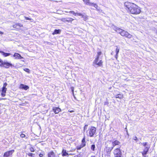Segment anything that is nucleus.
Here are the masks:
<instances>
[{"mask_svg":"<svg viewBox=\"0 0 157 157\" xmlns=\"http://www.w3.org/2000/svg\"><path fill=\"white\" fill-rule=\"evenodd\" d=\"M124 6L126 9H128L132 14H137L140 13L141 11L140 7L133 3L126 2L124 3Z\"/></svg>","mask_w":157,"mask_h":157,"instance_id":"obj_1","label":"nucleus"},{"mask_svg":"<svg viewBox=\"0 0 157 157\" xmlns=\"http://www.w3.org/2000/svg\"><path fill=\"white\" fill-rule=\"evenodd\" d=\"M113 29L117 33L120 34L122 36H125L126 37L129 39L131 38L132 37V35L129 33L128 32L120 28L117 27H114L113 28Z\"/></svg>","mask_w":157,"mask_h":157,"instance_id":"obj_2","label":"nucleus"},{"mask_svg":"<svg viewBox=\"0 0 157 157\" xmlns=\"http://www.w3.org/2000/svg\"><path fill=\"white\" fill-rule=\"evenodd\" d=\"M113 148V147H112L111 144V140H108L105 142L104 151L106 153L107 155L110 154Z\"/></svg>","mask_w":157,"mask_h":157,"instance_id":"obj_3","label":"nucleus"},{"mask_svg":"<svg viewBox=\"0 0 157 157\" xmlns=\"http://www.w3.org/2000/svg\"><path fill=\"white\" fill-rule=\"evenodd\" d=\"M96 131V128L94 127L91 126L89 127L88 131H89V136L90 137H93L95 134Z\"/></svg>","mask_w":157,"mask_h":157,"instance_id":"obj_4","label":"nucleus"},{"mask_svg":"<svg viewBox=\"0 0 157 157\" xmlns=\"http://www.w3.org/2000/svg\"><path fill=\"white\" fill-rule=\"evenodd\" d=\"M114 157H123L121 150L119 148L115 149L113 151Z\"/></svg>","mask_w":157,"mask_h":157,"instance_id":"obj_5","label":"nucleus"},{"mask_svg":"<svg viewBox=\"0 0 157 157\" xmlns=\"http://www.w3.org/2000/svg\"><path fill=\"white\" fill-rule=\"evenodd\" d=\"M87 5L90 6H93L95 8L97 9L98 6L96 4L92 3L90 2V0H82Z\"/></svg>","mask_w":157,"mask_h":157,"instance_id":"obj_6","label":"nucleus"},{"mask_svg":"<svg viewBox=\"0 0 157 157\" xmlns=\"http://www.w3.org/2000/svg\"><path fill=\"white\" fill-rule=\"evenodd\" d=\"M99 58H98V56H97V58L94 61L93 63L96 64V65H98V66L101 67L102 65L103 62L101 60H100L99 62H98Z\"/></svg>","mask_w":157,"mask_h":157,"instance_id":"obj_7","label":"nucleus"},{"mask_svg":"<svg viewBox=\"0 0 157 157\" xmlns=\"http://www.w3.org/2000/svg\"><path fill=\"white\" fill-rule=\"evenodd\" d=\"M14 152V150H10L5 152L3 155L4 157H8L9 156L12 155Z\"/></svg>","mask_w":157,"mask_h":157,"instance_id":"obj_8","label":"nucleus"},{"mask_svg":"<svg viewBox=\"0 0 157 157\" xmlns=\"http://www.w3.org/2000/svg\"><path fill=\"white\" fill-rule=\"evenodd\" d=\"M111 142L112 147H113V148L116 145H118L121 146V143L118 140H115L113 141H111Z\"/></svg>","mask_w":157,"mask_h":157,"instance_id":"obj_9","label":"nucleus"},{"mask_svg":"<svg viewBox=\"0 0 157 157\" xmlns=\"http://www.w3.org/2000/svg\"><path fill=\"white\" fill-rule=\"evenodd\" d=\"M150 148L149 146L146 147L144 149L143 151L142 152L143 156L144 157H146V155L147 154L148 151L149 149Z\"/></svg>","mask_w":157,"mask_h":157,"instance_id":"obj_10","label":"nucleus"},{"mask_svg":"<svg viewBox=\"0 0 157 157\" xmlns=\"http://www.w3.org/2000/svg\"><path fill=\"white\" fill-rule=\"evenodd\" d=\"M52 111L55 114H58L61 111V109L58 107H54L52 109Z\"/></svg>","mask_w":157,"mask_h":157,"instance_id":"obj_11","label":"nucleus"},{"mask_svg":"<svg viewBox=\"0 0 157 157\" xmlns=\"http://www.w3.org/2000/svg\"><path fill=\"white\" fill-rule=\"evenodd\" d=\"M12 65V64L10 63H9L8 62H4L2 67H4L6 68H8L10 66H11Z\"/></svg>","mask_w":157,"mask_h":157,"instance_id":"obj_12","label":"nucleus"},{"mask_svg":"<svg viewBox=\"0 0 157 157\" xmlns=\"http://www.w3.org/2000/svg\"><path fill=\"white\" fill-rule=\"evenodd\" d=\"M13 56L15 57L16 59H21L23 58L20 54L17 53H15L13 55Z\"/></svg>","mask_w":157,"mask_h":157,"instance_id":"obj_13","label":"nucleus"},{"mask_svg":"<svg viewBox=\"0 0 157 157\" xmlns=\"http://www.w3.org/2000/svg\"><path fill=\"white\" fill-rule=\"evenodd\" d=\"M20 88L27 90L29 88V87L27 85L23 84H20L19 87Z\"/></svg>","mask_w":157,"mask_h":157,"instance_id":"obj_14","label":"nucleus"},{"mask_svg":"<svg viewBox=\"0 0 157 157\" xmlns=\"http://www.w3.org/2000/svg\"><path fill=\"white\" fill-rule=\"evenodd\" d=\"M48 157H56L55 153L53 151H51L48 154Z\"/></svg>","mask_w":157,"mask_h":157,"instance_id":"obj_15","label":"nucleus"},{"mask_svg":"<svg viewBox=\"0 0 157 157\" xmlns=\"http://www.w3.org/2000/svg\"><path fill=\"white\" fill-rule=\"evenodd\" d=\"M115 47H116V55L115 56V57L116 59H117V58L118 57V54L119 52L120 48H118V47L117 46H116Z\"/></svg>","mask_w":157,"mask_h":157,"instance_id":"obj_16","label":"nucleus"},{"mask_svg":"<svg viewBox=\"0 0 157 157\" xmlns=\"http://www.w3.org/2000/svg\"><path fill=\"white\" fill-rule=\"evenodd\" d=\"M0 53L2 54V55L4 57L9 56L11 55V53H5L1 51H0Z\"/></svg>","mask_w":157,"mask_h":157,"instance_id":"obj_17","label":"nucleus"},{"mask_svg":"<svg viewBox=\"0 0 157 157\" xmlns=\"http://www.w3.org/2000/svg\"><path fill=\"white\" fill-rule=\"evenodd\" d=\"M62 153V156H68V154L66 152V151L64 149L63 150Z\"/></svg>","mask_w":157,"mask_h":157,"instance_id":"obj_18","label":"nucleus"},{"mask_svg":"<svg viewBox=\"0 0 157 157\" xmlns=\"http://www.w3.org/2000/svg\"><path fill=\"white\" fill-rule=\"evenodd\" d=\"M61 32V30L60 29H56L54 30V32L52 33L53 35H55V34H60Z\"/></svg>","mask_w":157,"mask_h":157,"instance_id":"obj_19","label":"nucleus"},{"mask_svg":"<svg viewBox=\"0 0 157 157\" xmlns=\"http://www.w3.org/2000/svg\"><path fill=\"white\" fill-rule=\"evenodd\" d=\"M22 26V25L21 24H15L13 25V27L17 29H19Z\"/></svg>","mask_w":157,"mask_h":157,"instance_id":"obj_20","label":"nucleus"},{"mask_svg":"<svg viewBox=\"0 0 157 157\" xmlns=\"http://www.w3.org/2000/svg\"><path fill=\"white\" fill-rule=\"evenodd\" d=\"M82 147H84L86 145L85 137V136L82 139Z\"/></svg>","mask_w":157,"mask_h":157,"instance_id":"obj_21","label":"nucleus"},{"mask_svg":"<svg viewBox=\"0 0 157 157\" xmlns=\"http://www.w3.org/2000/svg\"><path fill=\"white\" fill-rule=\"evenodd\" d=\"M116 98L121 99L123 98V95L121 94H119L116 96Z\"/></svg>","mask_w":157,"mask_h":157,"instance_id":"obj_22","label":"nucleus"},{"mask_svg":"<svg viewBox=\"0 0 157 157\" xmlns=\"http://www.w3.org/2000/svg\"><path fill=\"white\" fill-rule=\"evenodd\" d=\"M95 144H93L91 145L90 148L92 151H95Z\"/></svg>","mask_w":157,"mask_h":157,"instance_id":"obj_23","label":"nucleus"},{"mask_svg":"<svg viewBox=\"0 0 157 157\" xmlns=\"http://www.w3.org/2000/svg\"><path fill=\"white\" fill-rule=\"evenodd\" d=\"M66 19V21H71L73 20V19L71 18H67Z\"/></svg>","mask_w":157,"mask_h":157,"instance_id":"obj_24","label":"nucleus"},{"mask_svg":"<svg viewBox=\"0 0 157 157\" xmlns=\"http://www.w3.org/2000/svg\"><path fill=\"white\" fill-rule=\"evenodd\" d=\"M7 90L6 87H2V92L3 93H6Z\"/></svg>","mask_w":157,"mask_h":157,"instance_id":"obj_25","label":"nucleus"},{"mask_svg":"<svg viewBox=\"0 0 157 157\" xmlns=\"http://www.w3.org/2000/svg\"><path fill=\"white\" fill-rule=\"evenodd\" d=\"M141 144H142L143 146L144 147H148L149 146L147 145V142H144V143H141Z\"/></svg>","mask_w":157,"mask_h":157,"instance_id":"obj_26","label":"nucleus"},{"mask_svg":"<svg viewBox=\"0 0 157 157\" xmlns=\"http://www.w3.org/2000/svg\"><path fill=\"white\" fill-rule=\"evenodd\" d=\"M24 70L26 72H28V73H30V70H29L28 69V68H25Z\"/></svg>","mask_w":157,"mask_h":157,"instance_id":"obj_27","label":"nucleus"},{"mask_svg":"<svg viewBox=\"0 0 157 157\" xmlns=\"http://www.w3.org/2000/svg\"><path fill=\"white\" fill-rule=\"evenodd\" d=\"M88 126L87 124H86L85 125L83 128V131L85 132V130L87 129V127Z\"/></svg>","mask_w":157,"mask_h":157,"instance_id":"obj_28","label":"nucleus"},{"mask_svg":"<svg viewBox=\"0 0 157 157\" xmlns=\"http://www.w3.org/2000/svg\"><path fill=\"white\" fill-rule=\"evenodd\" d=\"M133 139L134 140H135L136 142H137V140H138L137 137L136 136H135L133 137Z\"/></svg>","mask_w":157,"mask_h":157,"instance_id":"obj_29","label":"nucleus"},{"mask_svg":"<svg viewBox=\"0 0 157 157\" xmlns=\"http://www.w3.org/2000/svg\"><path fill=\"white\" fill-rule=\"evenodd\" d=\"M82 147V144H81V145L79 146H78L77 147V149L78 150H80L81 149V148L82 147Z\"/></svg>","mask_w":157,"mask_h":157,"instance_id":"obj_30","label":"nucleus"},{"mask_svg":"<svg viewBox=\"0 0 157 157\" xmlns=\"http://www.w3.org/2000/svg\"><path fill=\"white\" fill-rule=\"evenodd\" d=\"M70 13L72 14L73 15H74L75 16H76V13H75V12L73 11H70Z\"/></svg>","mask_w":157,"mask_h":157,"instance_id":"obj_31","label":"nucleus"},{"mask_svg":"<svg viewBox=\"0 0 157 157\" xmlns=\"http://www.w3.org/2000/svg\"><path fill=\"white\" fill-rule=\"evenodd\" d=\"M101 52H98L97 54V56H98V58L99 57V56L101 55Z\"/></svg>","mask_w":157,"mask_h":157,"instance_id":"obj_32","label":"nucleus"},{"mask_svg":"<svg viewBox=\"0 0 157 157\" xmlns=\"http://www.w3.org/2000/svg\"><path fill=\"white\" fill-rule=\"evenodd\" d=\"M0 62H1V63H0V66L2 67L4 62H3L2 60H1Z\"/></svg>","mask_w":157,"mask_h":157,"instance_id":"obj_33","label":"nucleus"},{"mask_svg":"<svg viewBox=\"0 0 157 157\" xmlns=\"http://www.w3.org/2000/svg\"><path fill=\"white\" fill-rule=\"evenodd\" d=\"M30 151L32 152H33L35 151V150H34V149L32 147H31L30 148Z\"/></svg>","mask_w":157,"mask_h":157,"instance_id":"obj_34","label":"nucleus"},{"mask_svg":"<svg viewBox=\"0 0 157 157\" xmlns=\"http://www.w3.org/2000/svg\"><path fill=\"white\" fill-rule=\"evenodd\" d=\"M6 93H3L2 92V93L1 94V95L2 97H4L6 95Z\"/></svg>","mask_w":157,"mask_h":157,"instance_id":"obj_35","label":"nucleus"},{"mask_svg":"<svg viewBox=\"0 0 157 157\" xmlns=\"http://www.w3.org/2000/svg\"><path fill=\"white\" fill-rule=\"evenodd\" d=\"M25 136L24 134L22 133L20 135V136L22 138L25 137Z\"/></svg>","mask_w":157,"mask_h":157,"instance_id":"obj_36","label":"nucleus"},{"mask_svg":"<svg viewBox=\"0 0 157 157\" xmlns=\"http://www.w3.org/2000/svg\"><path fill=\"white\" fill-rule=\"evenodd\" d=\"M33 155H34V154H33V153H29V154H28V155L29 156L32 157L33 156Z\"/></svg>","mask_w":157,"mask_h":157,"instance_id":"obj_37","label":"nucleus"},{"mask_svg":"<svg viewBox=\"0 0 157 157\" xmlns=\"http://www.w3.org/2000/svg\"><path fill=\"white\" fill-rule=\"evenodd\" d=\"M7 84L6 82H5L4 84L3 87H6V86H7Z\"/></svg>","mask_w":157,"mask_h":157,"instance_id":"obj_38","label":"nucleus"},{"mask_svg":"<svg viewBox=\"0 0 157 157\" xmlns=\"http://www.w3.org/2000/svg\"><path fill=\"white\" fill-rule=\"evenodd\" d=\"M25 19L27 20H29L30 21H31L32 19L31 18H29L28 17H25Z\"/></svg>","mask_w":157,"mask_h":157,"instance_id":"obj_39","label":"nucleus"},{"mask_svg":"<svg viewBox=\"0 0 157 157\" xmlns=\"http://www.w3.org/2000/svg\"><path fill=\"white\" fill-rule=\"evenodd\" d=\"M76 14H77L79 16H82V14L80 13H76Z\"/></svg>","mask_w":157,"mask_h":157,"instance_id":"obj_40","label":"nucleus"},{"mask_svg":"<svg viewBox=\"0 0 157 157\" xmlns=\"http://www.w3.org/2000/svg\"><path fill=\"white\" fill-rule=\"evenodd\" d=\"M39 156L40 157H42L43 156V155L42 154L40 153L39 155Z\"/></svg>","mask_w":157,"mask_h":157,"instance_id":"obj_41","label":"nucleus"},{"mask_svg":"<svg viewBox=\"0 0 157 157\" xmlns=\"http://www.w3.org/2000/svg\"><path fill=\"white\" fill-rule=\"evenodd\" d=\"M71 89L73 93L74 92V88H73V87H72L71 88Z\"/></svg>","mask_w":157,"mask_h":157,"instance_id":"obj_42","label":"nucleus"},{"mask_svg":"<svg viewBox=\"0 0 157 157\" xmlns=\"http://www.w3.org/2000/svg\"><path fill=\"white\" fill-rule=\"evenodd\" d=\"M126 132H127V135L128 136H129V134H128V131L127 130L126 131Z\"/></svg>","mask_w":157,"mask_h":157,"instance_id":"obj_43","label":"nucleus"},{"mask_svg":"<svg viewBox=\"0 0 157 157\" xmlns=\"http://www.w3.org/2000/svg\"><path fill=\"white\" fill-rule=\"evenodd\" d=\"M3 33L1 32H0V34H2Z\"/></svg>","mask_w":157,"mask_h":157,"instance_id":"obj_44","label":"nucleus"},{"mask_svg":"<svg viewBox=\"0 0 157 157\" xmlns=\"http://www.w3.org/2000/svg\"><path fill=\"white\" fill-rule=\"evenodd\" d=\"M91 157H95L94 155H92L91 156Z\"/></svg>","mask_w":157,"mask_h":157,"instance_id":"obj_45","label":"nucleus"},{"mask_svg":"<svg viewBox=\"0 0 157 157\" xmlns=\"http://www.w3.org/2000/svg\"><path fill=\"white\" fill-rule=\"evenodd\" d=\"M5 99L4 98H1V100H4V99Z\"/></svg>","mask_w":157,"mask_h":157,"instance_id":"obj_46","label":"nucleus"},{"mask_svg":"<svg viewBox=\"0 0 157 157\" xmlns=\"http://www.w3.org/2000/svg\"><path fill=\"white\" fill-rule=\"evenodd\" d=\"M74 112V111H73V110H72V111H70V112L71 113H72V112Z\"/></svg>","mask_w":157,"mask_h":157,"instance_id":"obj_47","label":"nucleus"},{"mask_svg":"<svg viewBox=\"0 0 157 157\" xmlns=\"http://www.w3.org/2000/svg\"><path fill=\"white\" fill-rule=\"evenodd\" d=\"M1 60H2L1 59H0V62H1ZM0 63H1V62H0Z\"/></svg>","mask_w":157,"mask_h":157,"instance_id":"obj_48","label":"nucleus"},{"mask_svg":"<svg viewBox=\"0 0 157 157\" xmlns=\"http://www.w3.org/2000/svg\"><path fill=\"white\" fill-rule=\"evenodd\" d=\"M156 33H157V30H156Z\"/></svg>","mask_w":157,"mask_h":157,"instance_id":"obj_49","label":"nucleus"},{"mask_svg":"<svg viewBox=\"0 0 157 157\" xmlns=\"http://www.w3.org/2000/svg\"><path fill=\"white\" fill-rule=\"evenodd\" d=\"M111 54H113L112 53H111Z\"/></svg>","mask_w":157,"mask_h":157,"instance_id":"obj_50","label":"nucleus"}]
</instances>
